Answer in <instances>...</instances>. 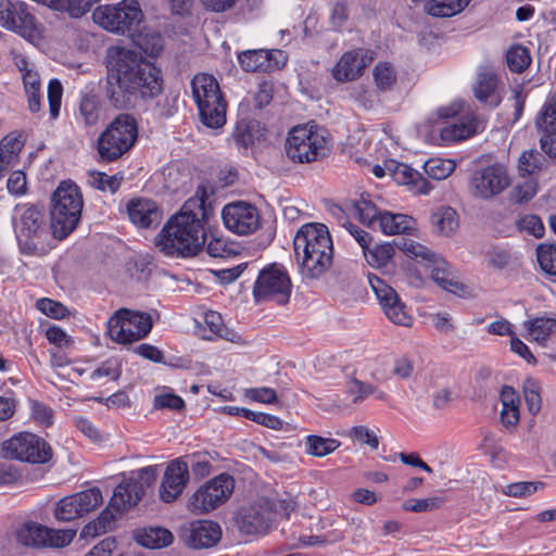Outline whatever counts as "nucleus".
<instances>
[{
	"mask_svg": "<svg viewBox=\"0 0 556 556\" xmlns=\"http://www.w3.org/2000/svg\"><path fill=\"white\" fill-rule=\"evenodd\" d=\"M111 508L114 509L111 504L104 510L101 511L100 516L93 521L86 525L81 530V536L84 538H94L100 535L101 533L106 532L111 529L112 523L115 520V515L111 511Z\"/></svg>",
	"mask_w": 556,
	"mask_h": 556,
	"instance_id": "obj_42",
	"label": "nucleus"
},
{
	"mask_svg": "<svg viewBox=\"0 0 556 556\" xmlns=\"http://www.w3.org/2000/svg\"><path fill=\"white\" fill-rule=\"evenodd\" d=\"M542 481H522L507 484L503 488L502 492L511 497H527L534 494L536 491L544 488Z\"/></svg>",
	"mask_w": 556,
	"mask_h": 556,
	"instance_id": "obj_52",
	"label": "nucleus"
},
{
	"mask_svg": "<svg viewBox=\"0 0 556 556\" xmlns=\"http://www.w3.org/2000/svg\"><path fill=\"white\" fill-rule=\"evenodd\" d=\"M111 338L118 343H131L144 338L152 329L148 313L119 308L108 323Z\"/></svg>",
	"mask_w": 556,
	"mask_h": 556,
	"instance_id": "obj_10",
	"label": "nucleus"
},
{
	"mask_svg": "<svg viewBox=\"0 0 556 556\" xmlns=\"http://www.w3.org/2000/svg\"><path fill=\"white\" fill-rule=\"evenodd\" d=\"M429 266L432 267L431 277L438 286L457 295L465 293L466 287L454 278L446 261L437 255L435 261H432Z\"/></svg>",
	"mask_w": 556,
	"mask_h": 556,
	"instance_id": "obj_27",
	"label": "nucleus"
},
{
	"mask_svg": "<svg viewBox=\"0 0 556 556\" xmlns=\"http://www.w3.org/2000/svg\"><path fill=\"white\" fill-rule=\"evenodd\" d=\"M191 93L201 123L211 129L222 128L227 121V101L217 79L206 73L194 75Z\"/></svg>",
	"mask_w": 556,
	"mask_h": 556,
	"instance_id": "obj_4",
	"label": "nucleus"
},
{
	"mask_svg": "<svg viewBox=\"0 0 556 556\" xmlns=\"http://www.w3.org/2000/svg\"><path fill=\"white\" fill-rule=\"evenodd\" d=\"M138 138V124L128 113L116 116L99 136L97 150L102 162H113L131 149Z\"/></svg>",
	"mask_w": 556,
	"mask_h": 556,
	"instance_id": "obj_6",
	"label": "nucleus"
},
{
	"mask_svg": "<svg viewBox=\"0 0 556 556\" xmlns=\"http://www.w3.org/2000/svg\"><path fill=\"white\" fill-rule=\"evenodd\" d=\"M8 15L2 27L21 35L28 41H34L39 37L36 17L25 2H12Z\"/></svg>",
	"mask_w": 556,
	"mask_h": 556,
	"instance_id": "obj_21",
	"label": "nucleus"
},
{
	"mask_svg": "<svg viewBox=\"0 0 556 556\" xmlns=\"http://www.w3.org/2000/svg\"><path fill=\"white\" fill-rule=\"evenodd\" d=\"M233 489L235 479L229 473H220L193 493L189 507L195 514L210 513L223 505L230 497Z\"/></svg>",
	"mask_w": 556,
	"mask_h": 556,
	"instance_id": "obj_13",
	"label": "nucleus"
},
{
	"mask_svg": "<svg viewBox=\"0 0 556 556\" xmlns=\"http://www.w3.org/2000/svg\"><path fill=\"white\" fill-rule=\"evenodd\" d=\"M54 516L59 521L68 522L81 517L77 498L73 495L61 498L55 506Z\"/></svg>",
	"mask_w": 556,
	"mask_h": 556,
	"instance_id": "obj_49",
	"label": "nucleus"
},
{
	"mask_svg": "<svg viewBox=\"0 0 556 556\" xmlns=\"http://www.w3.org/2000/svg\"><path fill=\"white\" fill-rule=\"evenodd\" d=\"M415 220L404 214L383 212L379 214V227L386 235L406 233L414 228Z\"/></svg>",
	"mask_w": 556,
	"mask_h": 556,
	"instance_id": "obj_32",
	"label": "nucleus"
},
{
	"mask_svg": "<svg viewBox=\"0 0 556 556\" xmlns=\"http://www.w3.org/2000/svg\"><path fill=\"white\" fill-rule=\"evenodd\" d=\"M23 147L24 142L21 139V136H14L12 134L7 135L0 140V156L10 167H12Z\"/></svg>",
	"mask_w": 556,
	"mask_h": 556,
	"instance_id": "obj_44",
	"label": "nucleus"
},
{
	"mask_svg": "<svg viewBox=\"0 0 556 556\" xmlns=\"http://www.w3.org/2000/svg\"><path fill=\"white\" fill-rule=\"evenodd\" d=\"M430 222L432 230L441 236H451L458 228L457 212L451 206H441L432 212Z\"/></svg>",
	"mask_w": 556,
	"mask_h": 556,
	"instance_id": "obj_30",
	"label": "nucleus"
},
{
	"mask_svg": "<svg viewBox=\"0 0 556 556\" xmlns=\"http://www.w3.org/2000/svg\"><path fill=\"white\" fill-rule=\"evenodd\" d=\"M13 216V225L16 238L20 243L28 241L35 237H40L45 230V215L36 205L17 204Z\"/></svg>",
	"mask_w": 556,
	"mask_h": 556,
	"instance_id": "obj_19",
	"label": "nucleus"
},
{
	"mask_svg": "<svg viewBox=\"0 0 556 556\" xmlns=\"http://www.w3.org/2000/svg\"><path fill=\"white\" fill-rule=\"evenodd\" d=\"M63 87L60 80L51 79L48 85L49 110L52 118H56L61 109Z\"/></svg>",
	"mask_w": 556,
	"mask_h": 556,
	"instance_id": "obj_59",
	"label": "nucleus"
},
{
	"mask_svg": "<svg viewBox=\"0 0 556 556\" xmlns=\"http://www.w3.org/2000/svg\"><path fill=\"white\" fill-rule=\"evenodd\" d=\"M478 124L479 123L475 117L462 116L441 129V138L444 141L467 139L476 134Z\"/></svg>",
	"mask_w": 556,
	"mask_h": 556,
	"instance_id": "obj_28",
	"label": "nucleus"
},
{
	"mask_svg": "<svg viewBox=\"0 0 556 556\" xmlns=\"http://www.w3.org/2000/svg\"><path fill=\"white\" fill-rule=\"evenodd\" d=\"M173 533L161 527L143 529L136 534L137 543L148 548L166 547L173 543Z\"/></svg>",
	"mask_w": 556,
	"mask_h": 556,
	"instance_id": "obj_33",
	"label": "nucleus"
},
{
	"mask_svg": "<svg viewBox=\"0 0 556 556\" xmlns=\"http://www.w3.org/2000/svg\"><path fill=\"white\" fill-rule=\"evenodd\" d=\"M106 58L103 93L114 109H132L138 101L153 99L163 91L162 71L140 52L112 47Z\"/></svg>",
	"mask_w": 556,
	"mask_h": 556,
	"instance_id": "obj_1",
	"label": "nucleus"
},
{
	"mask_svg": "<svg viewBox=\"0 0 556 556\" xmlns=\"http://www.w3.org/2000/svg\"><path fill=\"white\" fill-rule=\"evenodd\" d=\"M350 437L362 444L368 445L371 450H377L379 446L378 435L365 426H354L350 430Z\"/></svg>",
	"mask_w": 556,
	"mask_h": 556,
	"instance_id": "obj_61",
	"label": "nucleus"
},
{
	"mask_svg": "<svg viewBox=\"0 0 556 556\" xmlns=\"http://www.w3.org/2000/svg\"><path fill=\"white\" fill-rule=\"evenodd\" d=\"M127 211L130 220L142 228L157 225L162 218V212L156 203L148 199L131 200Z\"/></svg>",
	"mask_w": 556,
	"mask_h": 556,
	"instance_id": "obj_24",
	"label": "nucleus"
},
{
	"mask_svg": "<svg viewBox=\"0 0 556 556\" xmlns=\"http://www.w3.org/2000/svg\"><path fill=\"white\" fill-rule=\"evenodd\" d=\"M4 457L31 464H46L52 458L51 446L41 438L28 432L13 435L2 444Z\"/></svg>",
	"mask_w": 556,
	"mask_h": 556,
	"instance_id": "obj_11",
	"label": "nucleus"
},
{
	"mask_svg": "<svg viewBox=\"0 0 556 556\" xmlns=\"http://www.w3.org/2000/svg\"><path fill=\"white\" fill-rule=\"evenodd\" d=\"M455 168L451 160L432 159L425 163V170L429 177L442 180L448 177Z\"/></svg>",
	"mask_w": 556,
	"mask_h": 556,
	"instance_id": "obj_53",
	"label": "nucleus"
},
{
	"mask_svg": "<svg viewBox=\"0 0 556 556\" xmlns=\"http://www.w3.org/2000/svg\"><path fill=\"white\" fill-rule=\"evenodd\" d=\"M266 128L256 119H241L236 124L232 138L239 148L248 149L265 138Z\"/></svg>",
	"mask_w": 556,
	"mask_h": 556,
	"instance_id": "obj_25",
	"label": "nucleus"
},
{
	"mask_svg": "<svg viewBox=\"0 0 556 556\" xmlns=\"http://www.w3.org/2000/svg\"><path fill=\"white\" fill-rule=\"evenodd\" d=\"M75 534L76 530H54L35 522H28L17 531L16 538L25 546L60 548L68 545Z\"/></svg>",
	"mask_w": 556,
	"mask_h": 556,
	"instance_id": "obj_15",
	"label": "nucleus"
},
{
	"mask_svg": "<svg viewBox=\"0 0 556 556\" xmlns=\"http://www.w3.org/2000/svg\"><path fill=\"white\" fill-rule=\"evenodd\" d=\"M366 262L376 268L386 266L394 254V248L390 243L376 244L372 249L369 245L363 249Z\"/></svg>",
	"mask_w": 556,
	"mask_h": 556,
	"instance_id": "obj_40",
	"label": "nucleus"
},
{
	"mask_svg": "<svg viewBox=\"0 0 556 556\" xmlns=\"http://www.w3.org/2000/svg\"><path fill=\"white\" fill-rule=\"evenodd\" d=\"M509 182L506 169L500 164H494L476 172L470 185L475 197L490 199L504 191Z\"/></svg>",
	"mask_w": 556,
	"mask_h": 556,
	"instance_id": "obj_18",
	"label": "nucleus"
},
{
	"mask_svg": "<svg viewBox=\"0 0 556 556\" xmlns=\"http://www.w3.org/2000/svg\"><path fill=\"white\" fill-rule=\"evenodd\" d=\"M190 478L189 464L182 458L168 463L160 486V497L165 503H172L184 492Z\"/></svg>",
	"mask_w": 556,
	"mask_h": 556,
	"instance_id": "obj_20",
	"label": "nucleus"
},
{
	"mask_svg": "<svg viewBox=\"0 0 556 556\" xmlns=\"http://www.w3.org/2000/svg\"><path fill=\"white\" fill-rule=\"evenodd\" d=\"M74 496L77 498V506L81 517L98 508L103 502L102 493L98 488L81 491L74 494Z\"/></svg>",
	"mask_w": 556,
	"mask_h": 556,
	"instance_id": "obj_47",
	"label": "nucleus"
},
{
	"mask_svg": "<svg viewBox=\"0 0 556 556\" xmlns=\"http://www.w3.org/2000/svg\"><path fill=\"white\" fill-rule=\"evenodd\" d=\"M36 307L45 315L55 319L64 318L68 314L66 306L48 298L39 299L36 302Z\"/></svg>",
	"mask_w": 556,
	"mask_h": 556,
	"instance_id": "obj_58",
	"label": "nucleus"
},
{
	"mask_svg": "<svg viewBox=\"0 0 556 556\" xmlns=\"http://www.w3.org/2000/svg\"><path fill=\"white\" fill-rule=\"evenodd\" d=\"M386 316L394 325L410 327L413 324V317L406 312L403 302L397 299L395 303H391L382 308Z\"/></svg>",
	"mask_w": 556,
	"mask_h": 556,
	"instance_id": "obj_54",
	"label": "nucleus"
},
{
	"mask_svg": "<svg viewBox=\"0 0 556 556\" xmlns=\"http://www.w3.org/2000/svg\"><path fill=\"white\" fill-rule=\"evenodd\" d=\"M372 56L364 49H353L342 54L332 70L337 81L346 83L362 76L364 70L370 64Z\"/></svg>",
	"mask_w": 556,
	"mask_h": 556,
	"instance_id": "obj_22",
	"label": "nucleus"
},
{
	"mask_svg": "<svg viewBox=\"0 0 556 556\" xmlns=\"http://www.w3.org/2000/svg\"><path fill=\"white\" fill-rule=\"evenodd\" d=\"M400 249L410 258L418 262H425L427 265L432 261H435L437 254L434 252L413 240L403 239V242L400 244Z\"/></svg>",
	"mask_w": 556,
	"mask_h": 556,
	"instance_id": "obj_48",
	"label": "nucleus"
},
{
	"mask_svg": "<svg viewBox=\"0 0 556 556\" xmlns=\"http://www.w3.org/2000/svg\"><path fill=\"white\" fill-rule=\"evenodd\" d=\"M354 211L363 224L372 228L376 224L379 225V214L383 213L379 212L375 204L364 198L355 203Z\"/></svg>",
	"mask_w": 556,
	"mask_h": 556,
	"instance_id": "obj_51",
	"label": "nucleus"
},
{
	"mask_svg": "<svg viewBox=\"0 0 556 556\" xmlns=\"http://www.w3.org/2000/svg\"><path fill=\"white\" fill-rule=\"evenodd\" d=\"M156 478V466H148L137 471H131L130 476L123 479L114 489L110 500L111 506L119 514L128 510L142 498L146 488L153 485Z\"/></svg>",
	"mask_w": 556,
	"mask_h": 556,
	"instance_id": "obj_9",
	"label": "nucleus"
},
{
	"mask_svg": "<svg viewBox=\"0 0 556 556\" xmlns=\"http://www.w3.org/2000/svg\"><path fill=\"white\" fill-rule=\"evenodd\" d=\"M497 76L492 71H484L479 73L477 84L473 88L475 97L481 103L496 108L501 103V97L496 91Z\"/></svg>",
	"mask_w": 556,
	"mask_h": 556,
	"instance_id": "obj_26",
	"label": "nucleus"
},
{
	"mask_svg": "<svg viewBox=\"0 0 556 556\" xmlns=\"http://www.w3.org/2000/svg\"><path fill=\"white\" fill-rule=\"evenodd\" d=\"M93 20L102 28L130 36L140 26L143 13L137 0H123L117 4L100 5L93 11Z\"/></svg>",
	"mask_w": 556,
	"mask_h": 556,
	"instance_id": "obj_7",
	"label": "nucleus"
},
{
	"mask_svg": "<svg viewBox=\"0 0 556 556\" xmlns=\"http://www.w3.org/2000/svg\"><path fill=\"white\" fill-rule=\"evenodd\" d=\"M442 497L410 498L403 503V509L412 513H426L439 509L443 505Z\"/></svg>",
	"mask_w": 556,
	"mask_h": 556,
	"instance_id": "obj_55",
	"label": "nucleus"
},
{
	"mask_svg": "<svg viewBox=\"0 0 556 556\" xmlns=\"http://www.w3.org/2000/svg\"><path fill=\"white\" fill-rule=\"evenodd\" d=\"M368 279L371 289L375 292L377 300L379 301V304L381 305L382 308L397 301V293L384 280H382L376 275L368 276Z\"/></svg>",
	"mask_w": 556,
	"mask_h": 556,
	"instance_id": "obj_46",
	"label": "nucleus"
},
{
	"mask_svg": "<svg viewBox=\"0 0 556 556\" xmlns=\"http://www.w3.org/2000/svg\"><path fill=\"white\" fill-rule=\"evenodd\" d=\"M485 260L489 266L494 268H503L510 262V254L504 248L492 247L485 253Z\"/></svg>",
	"mask_w": 556,
	"mask_h": 556,
	"instance_id": "obj_62",
	"label": "nucleus"
},
{
	"mask_svg": "<svg viewBox=\"0 0 556 556\" xmlns=\"http://www.w3.org/2000/svg\"><path fill=\"white\" fill-rule=\"evenodd\" d=\"M348 392L351 395H354L353 403L357 404L364 401L370 394H374L376 392V387L372 386L371 383H367L356 378H353L348 383Z\"/></svg>",
	"mask_w": 556,
	"mask_h": 556,
	"instance_id": "obj_60",
	"label": "nucleus"
},
{
	"mask_svg": "<svg viewBox=\"0 0 556 556\" xmlns=\"http://www.w3.org/2000/svg\"><path fill=\"white\" fill-rule=\"evenodd\" d=\"M101 111V103L98 96L93 93H85L80 98L78 118L85 126L91 127L98 124Z\"/></svg>",
	"mask_w": 556,
	"mask_h": 556,
	"instance_id": "obj_34",
	"label": "nucleus"
},
{
	"mask_svg": "<svg viewBox=\"0 0 556 556\" xmlns=\"http://www.w3.org/2000/svg\"><path fill=\"white\" fill-rule=\"evenodd\" d=\"M341 442L336 439L323 438L316 434L306 437V452L316 457H324L339 448Z\"/></svg>",
	"mask_w": 556,
	"mask_h": 556,
	"instance_id": "obj_38",
	"label": "nucleus"
},
{
	"mask_svg": "<svg viewBox=\"0 0 556 556\" xmlns=\"http://www.w3.org/2000/svg\"><path fill=\"white\" fill-rule=\"evenodd\" d=\"M8 191L13 195H23L27 191L26 175L22 170L11 173L7 181Z\"/></svg>",
	"mask_w": 556,
	"mask_h": 556,
	"instance_id": "obj_64",
	"label": "nucleus"
},
{
	"mask_svg": "<svg viewBox=\"0 0 556 556\" xmlns=\"http://www.w3.org/2000/svg\"><path fill=\"white\" fill-rule=\"evenodd\" d=\"M238 530L245 535H265L274 525L273 505L268 498L242 507L236 515Z\"/></svg>",
	"mask_w": 556,
	"mask_h": 556,
	"instance_id": "obj_14",
	"label": "nucleus"
},
{
	"mask_svg": "<svg viewBox=\"0 0 556 556\" xmlns=\"http://www.w3.org/2000/svg\"><path fill=\"white\" fill-rule=\"evenodd\" d=\"M91 185L101 191L116 192L121 186L122 177L117 175H106L105 173L94 172L90 174Z\"/></svg>",
	"mask_w": 556,
	"mask_h": 556,
	"instance_id": "obj_56",
	"label": "nucleus"
},
{
	"mask_svg": "<svg viewBox=\"0 0 556 556\" xmlns=\"http://www.w3.org/2000/svg\"><path fill=\"white\" fill-rule=\"evenodd\" d=\"M471 0H434L425 12L434 17H451L464 11Z\"/></svg>",
	"mask_w": 556,
	"mask_h": 556,
	"instance_id": "obj_35",
	"label": "nucleus"
},
{
	"mask_svg": "<svg viewBox=\"0 0 556 556\" xmlns=\"http://www.w3.org/2000/svg\"><path fill=\"white\" fill-rule=\"evenodd\" d=\"M517 227L520 231H525L535 238L543 237L545 231L541 218L533 214H528L519 218L517 220Z\"/></svg>",
	"mask_w": 556,
	"mask_h": 556,
	"instance_id": "obj_57",
	"label": "nucleus"
},
{
	"mask_svg": "<svg viewBox=\"0 0 556 556\" xmlns=\"http://www.w3.org/2000/svg\"><path fill=\"white\" fill-rule=\"evenodd\" d=\"M286 153L295 163H312L327 156L329 148L326 138L305 125L293 127L287 138Z\"/></svg>",
	"mask_w": 556,
	"mask_h": 556,
	"instance_id": "obj_8",
	"label": "nucleus"
},
{
	"mask_svg": "<svg viewBox=\"0 0 556 556\" xmlns=\"http://www.w3.org/2000/svg\"><path fill=\"white\" fill-rule=\"evenodd\" d=\"M535 125L541 131V149L549 157L556 159V96L545 102Z\"/></svg>",
	"mask_w": 556,
	"mask_h": 556,
	"instance_id": "obj_23",
	"label": "nucleus"
},
{
	"mask_svg": "<svg viewBox=\"0 0 556 556\" xmlns=\"http://www.w3.org/2000/svg\"><path fill=\"white\" fill-rule=\"evenodd\" d=\"M293 249L301 274L317 279L327 273L333 263V244L324 224H306L296 232Z\"/></svg>",
	"mask_w": 556,
	"mask_h": 556,
	"instance_id": "obj_3",
	"label": "nucleus"
},
{
	"mask_svg": "<svg viewBox=\"0 0 556 556\" xmlns=\"http://www.w3.org/2000/svg\"><path fill=\"white\" fill-rule=\"evenodd\" d=\"M536 260L544 274L556 277V244H539Z\"/></svg>",
	"mask_w": 556,
	"mask_h": 556,
	"instance_id": "obj_45",
	"label": "nucleus"
},
{
	"mask_svg": "<svg viewBox=\"0 0 556 556\" xmlns=\"http://www.w3.org/2000/svg\"><path fill=\"white\" fill-rule=\"evenodd\" d=\"M541 387L533 378H527L523 382V397L528 410L532 415H536L542 406Z\"/></svg>",
	"mask_w": 556,
	"mask_h": 556,
	"instance_id": "obj_50",
	"label": "nucleus"
},
{
	"mask_svg": "<svg viewBox=\"0 0 556 556\" xmlns=\"http://www.w3.org/2000/svg\"><path fill=\"white\" fill-rule=\"evenodd\" d=\"M372 76L376 87L382 92L391 90L396 83V71L390 62L377 63Z\"/></svg>",
	"mask_w": 556,
	"mask_h": 556,
	"instance_id": "obj_39",
	"label": "nucleus"
},
{
	"mask_svg": "<svg viewBox=\"0 0 556 556\" xmlns=\"http://www.w3.org/2000/svg\"><path fill=\"white\" fill-rule=\"evenodd\" d=\"M529 334L538 342L546 341L556 332V319L552 317H535L526 323Z\"/></svg>",
	"mask_w": 556,
	"mask_h": 556,
	"instance_id": "obj_37",
	"label": "nucleus"
},
{
	"mask_svg": "<svg viewBox=\"0 0 556 556\" xmlns=\"http://www.w3.org/2000/svg\"><path fill=\"white\" fill-rule=\"evenodd\" d=\"M208 215L203 197L188 199L157 235L155 244L160 252L170 257L198 255L206 241L204 225Z\"/></svg>",
	"mask_w": 556,
	"mask_h": 556,
	"instance_id": "obj_2",
	"label": "nucleus"
},
{
	"mask_svg": "<svg viewBox=\"0 0 556 556\" xmlns=\"http://www.w3.org/2000/svg\"><path fill=\"white\" fill-rule=\"evenodd\" d=\"M290 294L291 280L285 270L273 264L260 271L253 288L256 303L273 301L283 305L289 302Z\"/></svg>",
	"mask_w": 556,
	"mask_h": 556,
	"instance_id": "obj_12",
	"label": "nucleus"
},
{
	"mask_svg": "<svg viewBox=\"0 0 556 556\" xmlns=\"http://www.w3.org/2000/svg\"><path fill=\"white\" fill-rule=\"evenodd\" d=\"M386 168L393 180L400 185L415 184L420 174L407 164L389 160L386 162Z\"/></svg>",
	"mask_w": 556,
	"mask_h": 556,
	"instance_id": "obj_41",
	"label": "nucleus"
},
{
	"mask_svg": "<svg viewBox=\"0 0 556 556\" xmlns=\"http://www.w3.org/2000/svg\"><path fill=\"white\" fill-rule=\"evenodd\" d=\"M51 228L58 239L66 238L78 225L83 211V195L76 184L62 181L53 192Z\"/></svg>",
	"mask_w": 556,
	"mask_h": 556,
	"instance_id": "obj_5",
	"label": "nucleus"
},
{
	"mask_svg": "<svg viewBox=\"0 0 556 556\" xmlns=\"http://www.w3.org/2000/svg\"><path fill=\"white\" fill-rule=\"evenodd\" d=\"M506 62L508 68L515 73H522L531 64V55L529 50L521 46H511L506 53Z\"/></svg>",
	"mask_w": 556,
	"mask_h": 556,
	"instance_id": "obj_43",
	"label": "nucleus"
},
{
	"mask_svg": "<svg viewBox=\"0 0 556 556\" xmlns=\"http://www.w3.org/2000/svg\"><path fill=\"white\" fill-rule=\"evenodd\" d=\"M267 50H248L238 55L240 66L245 72L269 73L277 71V65H270Z\"/></svg>",
	"mask_w": 556,
	"mask_h": 556,
	"instance_id": "obj_29",
	"label": "nucleus"
},
{
	"mask_svg": "<svg viewBox=\"0 0 556 556\" xmlns=\"http://www.w3.org/2000/svg\"><path fill=\"white\" fill-rule=\"evenodd\" d=\"M222 527L212 520H194L179 529L180 540L193 549L213 547L222 540Z\"/></svg>",
	"mask_w": 556,
	"mask_h": 556,
	"instance_id": "obj_17",
	"label": "nucleus"
},
{
	"mask_svg": "<svg viewBox=\"0 0 556 556\" xmlns=\"http://www.w3.org/2000/svg\"><path fill=\"white\" fill-rule=\"evenodd\" d=\"M134 43L147 55L155 56L163 50L162 36L152 29H140V26L130 36Z\"/></svg>",
	"mask_w": 556,
	"mask_h": 556,
	"instance_id": "obj_31",
	"label": "nucleus"
},
{
	"mask_svg": "<svg viewBox=\"0 0 556 556\" xmlns=\"http://www.w3.org/2000/svg\"><path fill=\"white\" fill-rule=\"evenodd\" d=\"M546 162V157L535 149L523 151L518 160V170L521 176H530L541 172Z\"/></svg>",
	"mask_w": 556,
	"mask_h": 556,
	"instance_id": "obj_36",
	"label": "nucleus"
},
{
	"mask_svg": "<svg viewBox=\"0 0 556 556\" xmlns=\"http://www.w3.org/2000/svg\"><path fill=\"white\" fill-rule=\"evenodd\" d=\"M222 217L225 227L240 236L254 232L261 225L258 210L245 202L227 204L223 208Z\"/></svg>",
	"mask_w": 556,
	"mask_h": 556,
	"instance_id": "obj_16",
	"label": "nucleus"
},
{
	"mask_svg": "<svg viewBox=\"0 0 556 556\" xmlns=\"http://www.w3.org/2000/svg\"><path fill=\"white\" fill-rule=\"evenodd\" d=\"M31 417L45 427H49L53 422V412L50 407L38 401L30 404Z\"/></svg>",
	"mask_w": 556,
	"mask_h": 556,
	"instance_id": "obj_63",
	"label": "nucleus"
}]
</instances>
